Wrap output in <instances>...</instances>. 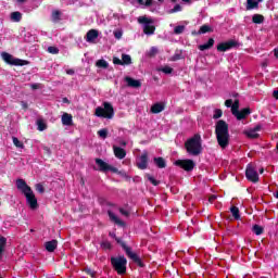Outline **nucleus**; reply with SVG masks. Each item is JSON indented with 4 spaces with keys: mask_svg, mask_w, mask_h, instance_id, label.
Here are the masks:
<instances>
[{
    "mask_svg": "<svg viewBox=\"0 0 278 278\" xmlns=\"http://www.w3.org/2000/svg\"><path fill=\"white\" fill-rule=\"evenodd\" d=\"M61 121H62V125H65V126H67V127L73 126V115H71V114H68V113H64V114L62 115Z\"/></svg>",
    "mask_w": 278,
    "mask_h": 278,
    "instance_id": "a211bd4d",
    "label": "nucleus"
},
{
    "mask_svg": "<svg viewBox=\"0 0 278 278\" xmlns=\"http://www.w3.org/2000/svg\"><path fill=\"white\" fill-rule=\"evenodd\" d=\"M274 55H275V58L278 59V48H276V49L274 50Z\"/></svg>",
    "mask_w": 278,
    "mask_h": 278,
    "instance_id": "680f3d73",
    "label": "nucleus"
},
{
    "mask_svg": "<svg viewBox=\"0 0 278 278\" xmlns=\"http://www.w3.org/2000/svg\"><path fill=\"white\" fill-rule=\"evenodd\" d=\"M113 34L117 40H121V38H123V29H116Z\"/></svg>",
    "mask_w": 278,
    "mask_h": 278,
    "instance_id": "79ce46f5",
    "label": "nucleus"
},
{
    "mask_svg": "<svg viewBox=\"0 0 278 278\" xmlns=\"http://www.w3.org/2000/svg\"><path fill=\"white\" fill-rule=\"evenodd\" d=\"M236 47H240V42H238V40L231 39L217 45V51H219L220 53H225V51H229V49H233Z\"/></svg>",
    "mask_w": 278,
    "mask_h": 278,
    "instance_id": "6e6552de",
    "label": "nucleus"
},
{
    "mask_svg": "<svg viewBox=\"0 0 278 278\" xmlns=\"http://www.w3.org/2000/svg\"><path fill=\"white\" fill-rule=\"evenodd\" d=\"M273 97L278 101V89L273 92Z\"/></svg>",
    "mask_w": 278,
    "mask_h": 278,
    "instance_id": "13d9d810",
    "label": "nucleus"
},
{
    "mask_svg": "<svg viewBox=\"0 0 278 278\" xmlns=\"http://www.w3.org/2000/svg\"><path fill=\"white\" fill-rule=\"evenodd\" d=\"M122 63H123V65L131 64V56L129 54H122Z\"/></svg>",
    "mask_w": 278,
    "mask_h": 278,
    "instance_id": "72a5a7b5",
    "label": "nucleus"
},
{
    "mask_svg": "<svg viewBox=\"0 0 278 278\" xmlns=\"http://www.w3.org/2000/svg\"><path fill=\"white\" fill-rule=\"evenodd\" d=\"M22 18H23V14H21V12L15 11L11 13V21H13L14 23H21Z\"/></svg>",
    "mask_w": 278,
    "mask_h": 278,
    "instance_id": "393cba45",
    "label": "nucleus"
},
{
    "mask_svg": "<svg viewBox=\"0 0 278 278\" xmlns=\"http://www.w3.org/2000/svg\"><path fill=\"white\" fill-rule=\"evenodd\" d=\"M48 52L52 55H58V53H60V49H58V47L50 46L48 47Z\"/></svg>",
    "mask_w": 278,
    "mask_h": 278,
    "instance_id": "e433bc0d",
    "label": "nucleus"
},
{
    "mask_svg": "<svg viewBox=\"0 0 278 278\" xmlns=\"http://www.w3.org/2000/svg\"><path fill=\"white\" fill-rule=\"evenodd\" d=\"M125 81H126L128 88H140V86H142L140 80H136L129 76L125 77Z\"/></svg>",
    "mask_w": 278,
    "mask_h": 278,
    "instance_id": "f3484780",
    "label": "nucleus"
},
{
    "mask_svg": "<svg viewBox=\"0 0 278 278\" xmlns=\"http://www.w3.org/2000/svg\"><path fill=\"white\" fill-rule=\"evenodd\" d=\"M212 47H214V39L210 38L207 43L200 45L199 49L200 51H207V49H212Z\"/></svg>",
    "mask_w": 278,
    "mask_h": 278,
    "instance_id": "5701e85b",
    "label": "nucleus"
},
{
    "mask_svg": "<svg viewBox=\"0 0 278 278\" xmlns=\"http://www.w3.org/2000/svg\"><path fill=\"white\" fill-rule=\"evenodd\" d=\"M245 176L247 179L249 181H252L253 184H257V181H260V176L257 175V170H255V167H253V165H248Z\"/></svg>",
    "mask_w": 278,
    "mask_h": 278,
    "instance_id": "9d476101",
    "label": "nucleus"
},
{
    "mask_svg": "<svg viewBox=\"0 0 278 278\" xmlns=\"http://www.w3.org/2000/svg\"><path fill=\"white\" fill-rule=\"evenodd\" d=\"M108 214H109L110 220L115 223V225H123V220H121V218H118V216H116L112 211H109Z\"/></svg>",
    "mask_w": 278,
    "mask_h": 278,
    "instance_id": "b1692460",
    "label": "nucleus"
},
{
    "mask_svg": "<svg viewBox=\"0 0 278 278\" xmlns=\"http://www.w3.org/2000/svg\"><path fill=\"white\" fill-rule=\"evenodd\" d=\"M262 0H247V10H257Z\"/></svg>",
    "mask_w": 278,
    "mask_h": 278,
    "instance_id": "6ab92c4d",
    "label": "nucleus"
},
{
    "mask_svg": "<svg viewBox=\"0 0 278 278\" xmlns=\"http://www.w3.org/2000/svg\"><path fill=\"white\" fill-rule=\"evenodd\" d=\"M148 162H149V153L144 152L142 155H140L137 159L138 168H140L141 170H144L148 166Z\"/></svg>",
    "mask_w": 278,
    "mask_h": 278,
    "instance_id": "4468645a",
    "label": "nucleus"
},
{
    "mask_svg": "<svg viewBox=\"0 0 278 278\" xmlns=\"http://www.w3.org/2000/svg\"><path fill=\"white\" fill-rule=\"evenodd\" d=\"M37 126L39 131H45V129H47V123L45 122V119H38Z\"/></svg>",
    "mask_w": 278,
    "mask_h": 278,
    "instance_id": "2f4dec72",
    "label": "nucleus"
},
{
    "mask_svg": "<svg viewBox=\"0 0 278 278\" xmlns=\"http://www.w3.org/2000/svg\"><path fill=\"white\" fill-rule=\"evenodd\" d=\"M252 230L256 236H262L264 233V228L260 225H254Z\"/></svg>",
    "mask_w": 278,
    "mask_h": 278,
    "instance_id": "7c9ffc66",
    "label": "nucleus"
},
{
    "mask_svg": "<svg viewBox=\"0 0 278 278\" xmlns=\"http://www.w3.org/2000/svg\"><path fill=\"white\" fill-rule=\"evenodd\" d=\"M252 23H255L256 25H262V23H264V15H262V14H254L252 16Z\"/></svg>",
    "mask_w": 278,
    "mask_h": 278,
    "instance_id": "a878e982",
    "label": "nucleus"
},
{
    "mask_svg": "<svg viewBox=\"0 0 278 278\" xmlns=\"http://www.w3.org/2000/svg\"><path fill=\"white\" fill-rule=\"evenodd\" d=\"M162 73H165V75H170L173 73V67L166 65L163 68H161Z\"/></svg>",
    "mask_w": 278,
    "mask_h": 278,
    "instance_id": "a19ab883",
    "label": "nucleus"
},
{
    "mask_svg": "<svg viewBox=\"0 0 278 278\" xmlns=\"http://www.w3.org/2000/svg\"><path fill=\"white\" fill-rule=\"evenodd\" d=\"M186 29L185 26H176L174 28V34H184V30Z\"/></svg>",
    "mask_w": 278,
    "mask_h": 278,
    "instance_id": "a18cd8bd",
    "label": "nucleus"
},
{
    "mask_svg": "<svg viewBox=\"0 0 278 278\" xmlns=\"http://www.w3.org/2000/svg\"><path fill=\"white\" fill-rule=\"evenodd\" d=\"M63 102H64V103H68V99H67V98H64V99H63Z\"/></svg>",
    "mask_w": 278,
    "mask_h": 278,
    "instance_id": "338daca9",
    "label": "nucleus"
},
{
    "mask_svg": "<svg viewBox=\"0 0 278 278\" xmlns=\"http://www.w3.org/2000/svg\"><path fill=\"white\" fill-rule=\"evenodd\" d=\"M176 166H180L184 170L190 172L194 168V161L192 160H178Z\"/></svg>",
    "mask_w": 278,
    "mask_h": 278,
    "instance_id": "f8f14e48",
    "label": "nucleus"
},
{
    "mask_svg": "<svg viewBox=\"0 0 278 278\" xmlns=\"http://www.w3.org/2000/svg\"><path fill=\"white\" fill-rule=\"evenodd\" d=\"M96 164L99 166V170L102 173H108V170H111V173H117L118 170L116 167H112V165L108 164L101 159H96Z\"/></svg>",
    "mask_w": 278,
    "mask_h": 278,
    "instance_id": "9b49d317",
    "label": "nucleus"
},
{
    "mask_svg": "<svg viewBox=\"0 0 278 278\" xmlns=\"http://www.w3.org/2000/svg\"><path fill=\"white\" fill-rule=\"evenodd\" d=\"M208 201H210V203H214V201H216V195H211L208 198Z\"/></svg>",
    "mask_w": 278,
    "mask_h": 278,
    "instance_id": "4d7b16f0",
    "label": "nucleus"
},
{
    "mask_svg": "<svg viewBox=\"0 0 278 278\" xmlns=\"http://www.w3.org/2000/svg\"><path fill=\"white\" fill-rule=\"evenodd\" d=\"M240 110V101L239 100H235V102L232 103V106H231V113L232 115L235 116L236 113H238Z\"/></svg>",
    "mask_w": 278,
    "mask_h": 278,
    "instance_id": "c85d7f7f",
    "label": "nucleus"
},
{
    "mask_svg": "<svg viewBox=\"0 0 278 278\" xmlns=\"http://www.w3.org/2000/svg\"><path fill=\"white\" fill-rule=\"evenodd\" d=\"M244 134L247 135L248 138H260V135L254 130H245Z\"/></svg>",
    "mask_w": 278,
    "mask_h": 278,
    "instance_id": "473e14b6",
    "label": "nucleus"
},
{
    "mask_svg": "<svg viewBox=\"0 0 278 278\" xmlns=\"http://www.w3.org/2000/svg\"><path fill=\"white\" fill-rule=\"evenodd\" d=\"M56 249H58V240L46 242V251H48L49 253H53V251H55Z\"/></svg>",
    "mask_w": 278,
    "mask_h": 278,
    "instance_id": "aec40b11",
    "label": "nucleus"
},
{
    "mask_svg": "<svg viewBox=\"0 0 278 278\" xmlns=\"http://www.w3.org/2000/svg\"><path fill=\"white\" fill-rule=\"evenodd\" d=\"M215 136L220 149H227L229 147V124L219 119L215 125Z\"/></svg>",
    "mask_w": 278,
    "mask_h": 278,
    "instance_id": "f257e3e1",
    "label": "nucleus"
},
{
    "mask_svg": "<svg viewBox=\"0 0 278 278\" xmlns=\"http://www.w3.org/2000/svg\"><path fill=\"white\" fill-rule=\"evenodd\" d=\"M182 3H192V0H182Z\"/></svg>",
    "mask_w": 278,
    "mask_h": 278,
    "instance_id": "0e129e2a",
    "label": "nucleus"
},
{
    "mask_svg": "<svg viewBox=\"0 0 278 278\" xmlns=\"http://www.w3.org/2000/svg\"><path fill=\"white\" fill-rule=\"evenodd\" d=\"M97 38H99V30L97 29L88 30L85 36L86 42H89L90 45H94L97 42Z\"/></svg>",
    "mask_w": 278,
    "mask_h": 278,
    "instance_id": "ddd939ff",
    "label": "nucleus"
},
{
    "mask_svg": "<svg viewBox=\"0 0 278 278\" xmlns=\"http://www.w3.org/2000/svg\"><path fill=\"white\" fill-rule=\"evenodd\" d=\"M149 58H154V55H157V48L152 47L148 52Z\"/></svg>",
    "mask_w": 278,
    "mask_h": 278,
    "instance_id": "ea45409f",
    "label": "nucleus"
},
{
    "mask_svg": "<svg viewBox=\"0 0 278 278\" xmlns=\"http://www.w3.org/2000/svg\"><path fill=\"white\" fill-rule=\"evenodd\" d=\"M152 114H160V112H164V103H155L151 106Z\"/></svg>",
    "mask_w": 278,
    "mask_h": 278,
    "instance_id": "412c9836",
    "label": "nucleus"
},
{
    "mask_svg": "<svg viewBox=\"0 0 278 278\" xmlns=\"http://www.w3.org/2000/svg\"><path fill=\"white\" fill-rule=\"evenodd\" d=\"M249 114H251V109L245 108V109H242L241 111L235 113V116H236L237 121H244V118H247V116H249Z\"/></svg>",
    "mask_w": 278,
    "mask_h": 278,
    "instance_id": "dca6fc26",
    "label": "nucleus"
},
{
    "mask_svg": "<svg viewBox=\"0 0 278 278\" xmlns=\"http://www.w3.org/2000/svg\"><path fill=\"white\" fill-rule=\"evenodd\" d=\"M113 152L115 157H117V160H125V157L127 156V152L125 151V149L121 148V147H113Z\"/></svg>",
    "mask_w": 278,
    "mask_h": 278,
    "instance_id": "2eb2a0df",
    "label": "nucleus"
},
{
    "mask_svg": "<svg viewBox=\"0 0 278 278\" xmlns=\"http://www.w3.org/2000/svg\"><path fill=\"white\" fill-rule=\"evenodd\" d=\"M207 31H211L210 26L203 25L200 27L199 34H207Z\"/></svg>",
    "mask_w": 278,
    "mask_h": 278,
    "instance_id": "37998d69",
    "label": "nucleus"
},
{
    "mask_svg": "<svg viewBox=\"0 0 278 278\" xmlns=\"http://www.w3.org/2000/svg\"><path fill=\"white\" fill-rule=\"evenodd\" d=\"M96 66H98V68H108L109 65L105 60H98Z\"/></svg>",
    "mask_w": 278,
    "mask_h": 278,
    "instance_id": "f704fd0d",
    "label": "nucleus"
},
{
    "mask_svg": "<svg viewBox=\"0 0 278 278\" xmlns=\"http://www.w3.org/2000/svg\"><path fill=\"white\" fill-rule=\"evenodd\" d=\"M138 23H140V25H144L143 34H146L147 36H151L155 34V27L153 26V23H154L153 18L147 17V15L139 16Z\"/></svg>",
    "mask_w": 278,
    "mask_h": 278,
    "instance_id": "423d86ee",
    "label": "nucleus"
},
{
    "mask_svg": "<svg viewBox=\"0 0 278 278\" xmlns=\"http://www.w3.org/2000/svg\"><path fill=\"white\" fill-rule=\"evenodd\" d=\"M143 5H146V8L153 5V0H146V2H143Z\"/></svg>",
    "mask_w": 278,
    "mask_h": 278,
    "instance_id": "864d4df0",
    "label": "nucleus"
},
{
    "mask_svg": "<svg viewBox=\"0 0 278 278\" xmlns=\"http://www.w3.org/2000/svg\"><path fill=\"white\" fill-rule=\"evenodd\" d=\"M21 105H22V108H23L24 110H27V108H29V105H28L27 102H25V101H22V102H21Z\"/></svg>",
    "mask_w": 278,
    "mask_h": 278,
    "instance_id": "6e6d98bb",
    "label": "nucleus"
},
{
    "mask_svg": "<svg viewBox=\"0 0 278 278\" xmlns=\"http://www.w3.org/2000/svg\"><path fill=\"white\" fill-rule=\"evenodd\" d=\"M16 188L17 190H21L26 198L27 204L30 210H38V199H36L34 190H31V187H29V185H27L24 179L20 178L16 180Z\"/></svg>",
    "mask_w": 278,
    "mask_h": 278,
    "instance_id": "f03ea898",
    "label": "nucleus"
},
{
    "mask_svg": "<svg viewBox=\"0 0 278 278\" xmlns=\"http://www.w3.org/2000/svg\"><path fill=\"white\" fill-rule=\"evenodd\" d=\"M94 116H98V118H114V106L110 102H103V106L96 108Z\"/></svg>",
    "mask_w": 278,
    "mask_h": 278,
    "instance_id": "20e7f679",
    "label": "nucleus"
},
{
    "mask_svg": "<svg viewBox=\"0 0 278 278\" xmlns=\"http://www.w3.org/2000/svg\"><path fill=\"white\" fill-rule=\"evenodd\" d=\"M1 58L3 62H5L7 64H10L11 66H27V64H29V61L16 59L14 58V55L8 52H2Z\"/></svg>",
    "mask_w": 278,
    "mask_h": 278,
    "instance_id": "0eeeda50",
    "label": "nucleus"
},
{
    "mask_svg": "<svg viewBox=\"0 0 278 278\" xmlns=\"http://www.w3.org/2000/svg\"><path fill=\"white\" fill-rule=\"evenodd\" d=\"M30 88L33 90H39V88H42V86L40 84H33V85H30Z\"/></svg>",
    "mask_w": 278,
    "mask_h": 278,
    "instance_id": "3c124183",
    "label": "nucleus"
},
{
    "mask_svg": "<svg viewBox=\"0 0 278 278\" xmlns=\"http://www.w3.org/2000/svg\"><path fill=\"white\" fill-rule=\"evenodd\" d=\"M154 163L157 168H166V161L163 157H154Z\"/></svg>",
    "mask_w": 278,
    "mask_h": 278,
    "instance_id": "bb28decb",
    "label": "nucleus"
},
{
    "mask_svg": "<svg viewBox=\"0 0 278 278\" xmlns=\"http://www.w3.org/2000/svg\"><path fill=\"white\" fill-rule=\"evenodd\" d=\"M185 148L189 155H201L203 148L201 146V135H194L185 142Z\"/></svg>",
    "mask_w": 278,
    "mask_h": 278,
    "instance_id": "7ed1b4c3",
    "label": "nucleus"
},
{
    "mask_svg": "<svg viewBox=\"0 0 278 278\" xmlns=\"http://www.w3.org/2000/svg\"><path fill=\"white\" fill-rule=\"evenodd\" d=\"M111 264L117 275L127 273V258L125 256L111 257Z\"/></svg>",
    "mask_w": 278,
    "mask_h": 278,
    "instance_id": "39448f33",
    "label": "nucleus"
},
{
    "mask_svg": "<svg viewBox=\"0 0 278 278\" xmlns=\"http://www.w3.org/2000/svg\"><path fill=\"white\" fill-rule=\"evenodd\" d=\"M102 248L103 249H112V244L110 242H103Z\"/></svg>",
    "mask_w": 278,
    "mask_h": 278,
    "instance_id": "603ef678",
    "label": "nucleus"
},
{
    "mask_svg": "<svg viewBox=\"0 0 278 278\" xmlns=\"http://www.w3.org/2000/svg\"><path fill=\"white\" fill-rule=\"evenodd\" d=\"M137 2L139 3V5H144V0H137Z\"/></svg>",
    "mask_w": 278,
    "mask_h": 278,
    "instance_id": "e2e57ef3",
    "label": "nucleus"
},
{
    "mask_svg": "<svg viewBox=\"0 0 278 278\" xmlns=\"http://www.w3.org/2000/svg\"><path fill=\"white\" fill-rule=\"evenodd\" d=\"M276 199H278V191L276 192Z\"/></svg>",
    "mask_w": 278,
    "mask_h": 278,
    "instance_id": "774afa93",
    "label": "nucleus"
},
{
    "mask_svg": "<svg viewBox=\"0 0 278 278\" xmlns=\"http://www.w3.org/2000/svg\"><path fill=\"white\" fill-rule=\"evenodd\" d=\"M225 105H226V108H232V105H233V100H231V99L226 100V101H225Z\"/></svg>",
    "mask_w": 278,
    "mask_h": 278,
    "instance_id": "8fccbe9b",
    "label": "nucleus"
},
{
    "mask_svg": "<svg viewBox=\"0 0 278 278\" xmlns=\"http://www.w3.org/2000/svg\"><path fill=\"white\" fill-rule=\"evenodd\" d=\"M220 116H223V110L216 109L214 111L213 118L216 121V119L220 118Z\"/></svg>",
    "mask_w": 278,
    "mask_h": 278,
    "instance_id": "58836bf2",
    "label": "nucleus"
},
{
    "mask_svg": "<svg viewBox=\"0 0 278 278\" xmlns=\"http://www.w3.org/2000/svg\"><path fill=\"white\" fill-rule=\"evenodd\" d=\"M175 12H181V5L176 4L172 10L168 11V14H175Z\"/></svg>",
    "mask_w": 278,
    "mask_h": 278,
    "instance_id": "c03bdc74",
    "label": "nucleus"
},
{
    "mask_svg": "<svg viewBox=\"0 0 278 278\" xmlns=\"http://www.w3.org/2000/svg\"><path fill=\"white\" fill-rule=\"evenodd\" d=\"M119 212L123 216H129V212L125 211L124 208H119Z\"/></svg>",
    "mask_w": 278,
    "mask_h": 278,
    "instance_id": "5fc2aeb1",
    "label": "nucleus"
},
{
    "mask_svg": "<svg viewBox=\"0 0 278 278\" xmlns=\"http://www.w3.org/2000/svg\"><path fill=\"white\" fill-rule=\"evenodd\" d=\"M98 136H99L100 138H102L103 140H105V138H108V129H105V128L100 129V130L98 131Z\"/></svg>",
    "mask_w": 278,
    "mask_h": 278,
    "instance_id": "4c0bfd02",
    "label": "nucleus"
},
{
    "mask_svg": "<svg viewBox=\"0 0 278 278\" xmlns=\"http://www.w3.org/2000/svg\"><path fill=\"white\" fill-rule=\"evenodd\" d=\"M51 18L53 21V23H58L62 20V11L60 10H53L52 11V15Z\"/></svg>",
    "mask_w": 278,
    "mask_h": 278,
    "instance_id": "4be33fe9",
    "label": "nucleus"
},
{
    "mask_svg": "<svg viewBox=\"0 0 278 278\" xmlns=\"http://www.w3.org/2000/svg\"><path fill=\"white\" fill-rule=\"evenodd\" d=\"M148 179L152 184V186H160V181L154 179L152 176H148Z\"/></svg>",
    "mask_w": 278,
    "mask_h": 278,
    "instance_id": "de8ad7c7",
    "label": "nucleus"
},
{
    "mask_svg": "<svg viewBox=\"0 0 278 278\" xmlns=\"http://www.w3.org/2000/svg\"><path fill=\"white\" fill-rule=\"evenodd\" d=\"M13 144H15L17 147V149H24L25 144H23V142L21 140H18V138L13 137Z\"/></svg>",
    "mask_w": 278,
    "mask_h": 278,
    "instance_id": "c9c22d12",
    "label": "nucleus"
},
{
    "mask_svg": "<svg viewBox=\"0 0 278 278\" xmlns=\"http://www.w3.org/2000/svg\"><path fill=\"white\" fill-rule=\"evenodd\" d=\"M37 192H40V194H42L45 192V186H42V184H37L35 186Z\"/></svg>",
    "mask_w": 278,
    "mask_h": 278,
    "instance_id": "49530a36",
    "label": "nucleus"
},
{
    "mask_svg": "<svg viewBox=\"0 0 278 278\" xmlns=\"http://www.w3.org/2000/svg\"><path fill=\"white\" fill-rule=\"evenodd\" d=\"M116 241L118 242V244H121L124 249V251L126 252L127 257H129V260H132V262H135L136 264H140V257L138 256V254H136V252L131 251V248L127 247L125 243H123L121 241V239H116Z\"/></svg>",
    "mask_w": 278,
    "mask_h": 278,
    "instance_id": "1a4fd4ad",
    "label": "nucleus"
},
{
    "mask_svg": "<svg viewBox=\"0 0 278 278\" xmlns=\"http://www.w3.org/2000/svg\"><path fill=\"white\" fill-rule=\"evenodd\" d=\"M230 212L236 220L240 219V208L238 206L230 207Z\"/></svg>",
    "mask_w": 278,
    "mask_h": 278,
    "instance_id": "cd10ccee",
    "label": "nucleus"
},
{
    "mask_svg": "<svg viewBox=\"0 0 278 278\" xmlns=\"http://www.w3.org/2000/svg\"><path fill=\"white\" fill-rule=\"evenodd\" d=\"M113 64H117L118 66H123V60L118 58H113Z\"/></svg>",
    "mask_w": 278,
    "mask_h": 278,
    "instance_id": "09e8293b",
    "label": "nucleus"
},
{
    "mask_svg": "<svg viewBox=\"0 0 278 278\" xmlns=\"http://www.w3.org/2000/svg\"><path fill=\"white\" fill-rule=\"evenodd\" d=\"M27 0H17V3H25Z\"/></svg>",
    "mask_w": 278,
    "mask_h": 278,
    "instance_id": "69168bd1",
    "label": "nucleus"
},
{
    "mask_svg": "<svg viewBox=\"0 0 278 278\" xmlns=\"http://www.w3.org/2000/svg\"><path fill=\"white\" fill-rule=\"evenodd\" d=\"M66 73H67V75H75V71L74 70H67Z\"/></svg>",
    "mask_w": 278,
    "mask_h": 278,
    "instance_id": "052dcab7",
    "label": "nucleus"
},
{
    "mask_svg": "<svg viewBox=\"0 0 278 278\" xmlns=\"http://www.w3.org/2000/svg\"><path fill=\"white\" fill-rule=\"evenodd\" d=\"M253 130L257 134V131L262 130V126L257 125Z\"/></svg>",
    "mask_w": 278,
    "mask_h": 278,
    "instance_id": "bf43d9fd",
    "label": "nucleus"
},
{
    "mask_svg": "<svg viewBox=\"0 0 278 278\" xmlns=\"http://www.w3.org/2000/svg\"><path fill=\"white\" fill-rule=\"evenodd\" d=\"M5 244H8V239H5V237L0 236V256L1 253H3V251L5 250Z\"/></svg>",
    "mask_w": 278,
    "mask_h": 278,
    "instance_id": "c756f323",
    "label": "nucleus"
}]
</instances>
